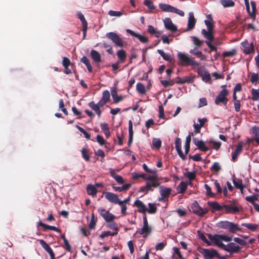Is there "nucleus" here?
Returning <instances> with one entry per match:
<instances>
[{"mask_svg":"<svg viewBox=\"0 0 259 259\" xmlns=\"http://www.w3.org/2000/svg\"><path fill=\"white\" fill-rule=\"evenodd\" d=\"M218 226L225 229H228L232 233H235L241 230L237 224L228 221H221L218 223Z\"/></svg>","mask_w":259,"mask_h":259,"instance_id":"nucleus-5","label":"nucleus"},{"mask_svg":"<svg viewBox=\"0 0 259 259\" xmlns=\"http://www.w3.org/2000/svg\"><path fill=\"white\" fill-rule=\"evenodd\" d=\"M198 121L199 123H196L194 122L193 124L194 132L196 134L200 133L201 128L204 126L205 122L207 121V119L206 118H198Z\"/></svg>","mask_w":259,"mask_h":259,"instance_id":"nucleus-19","label":"nucleus"},{"mask_svg":"<svg viewBox=\"0 0 259 259\" xmlns=\"http://www.w3.org/2000/svg\"><path fill=\"white\" fill-rule=\"evenodd\" d=\"M126 32L127 33H129L130 35H132L133 36H134V37L138 38V39L142 43L147 44L149 42V39H148V38L144 35H142V34L137 33L130 29H126Z\"/></svg>","mask_w":259,"mask_h":259,"instance_id":"nucleus-14","label":"nucleus"},{"mask_svg":"<svg viewBox=\"0 0 259 259\" xmlns=\"http://www.w3.org/2000/svg\"><path fill=\"white\" fill-rule=\"evenodd\" d=\"M160 83L163 87H167L169 86L172 85L174 84V80H162L160 81Z\"/></svg>","mask_w":259,"mask_h":259,"instance_id":"nucleus-61","label":"nucleus"},{"mask_svg":"<svg viewBox=\"0 0 259 259\" xmlns=\"http://www.w3.org/2000/svg\"><path fill=\"white\" fill-rule=\"evenodd\" d=\"M178 57L183 65H190L193 67H198L199 65V63L195 61L193 58L189 57L187 55L179 52L178 53Z\"/></svg>","mask_w":259,"mask_h":259,"instance_id":"nucleus-4","label":"nucleus"},{"mask_svg":"<svg viewBox=\"0 0 259 259\" xmlns=\"http://www.w3.org/2000/svg\"><path fill=\"white\" fill-rule=\"evenodd\" d=\"M187 189V184L184 182H181L178 186V190L180 193H184Z\"/></svg>","mask_w":259,"mask_h":259,"instance_id":"nucleus-57","label":"nucleus"},{"mask_svg":"<svg viewBox=\"0 0 259 259\" xmlns=\"http://www.w3.org/2000/svg\"><path fill=\"white\" fill-rule=\"evenodd\" d=\"M196 21L194 18L193 13L192 12H190L189 13L188 29L192 30L195 26Z\"/></svg>","mask_w":259,"mask_h":259,"instance_id":"nucleus-27","label":"nucleus"},{"mask_svg":"<svg viewBox=\"0 0 259 259\" xmlns=\"http://www.w3.org/2000/svg\"><path fill=\"white\" fill-rule=\"evenodd\" d=\"M200 252L203 255L205 259H211L217 254V252L213 249L202 248Z\"/></svg>","mask_w":259,"mask_h":259,"instance_id":"nucleus-15","label":"nucleus"},{"mask_svg":"<svg viewBox=\"0 0 259 259\" xmlns=\"http://www.w3.org/2000/svg\"><path fill=\"white\" fill-rule=\"evenodd\" d=\"M109 172L111 176L116 181V182L119 184H123L124 183V181L123 178L117 175L115 173V170L112 168H109Z\"/></svg>","mask_w":259,"mask_h":259,"instance_id":"nucleus-23","label":"nucleus"},{"mask_svg":"<svg viewBox=\"0 0 259 259\" xmlns=\"http://www.w3.org/2000/svg\"><path fill=\"white\" fill-rule=\"evenodd\" d=\"M96 224V221L95 219L94 214L93 213L91 214V219L89 223V228L90 229L92 230L94 229L95 227Z\"/></svg>","mask_w":259,"mask_h":259,"instance_id":"nucleus-58","label":"nucleus"},{"mask_svg":"<svg viewBox=\"0 0 259 259\" xmlns=\"http://www.w3.org/2000/svg\"><path fill=\"white\" fill-rule=\"evenodd\" d=\"M233 183L235 187L240 189V190H242V189H243L244 186L242 184V180L234 179L233 180Z\"/></svg>","mask_w":259,"mask_h":259,"instance_id":"nucleus-41","label":"nucleus"},{"mask_svg":"<svg viewBox=\"0 0 259 259\" xmlns=\"http://www.w3.org/2000/svg\"><path fill=\"white\" fill-rule=\"evenodd\" d=\"M207 204L214 210H221L223 209V205H220L215 201H208Z\"/></svg>","mask_w":259,"mask_h":259,"instance_id":"nucleus-36","label":"nucleus"},{"mask_svg":"<svg viewBox=\"0 0 259 259\" xmlns=\"http://www.w3.org/2000/svg\"><path fill=\"white\" fill-rule=\"evenodd\" d=\"M39 243L43 248L49 254L51 258H54V254L53 251L49 245L42 239L39 240Z\"/></svg>","mask_w":259,"mask_h":259,"instance_id":"nucleus-24","label":"nucleus"},{"mask_svg":"<svg viewBox=\"0 0 259 259\" xmlns=\"http://www.w3.org/2000/svg\"><path fill=\"white\" fill-rule=\"evenodd\" d=\"M197 72L198 74L201 77V78L203 81L207 82L210 80V75L208 72L203 66L199 67L197 70Z\"/></svg>","mask_w":259,"mask_h":259,"instance_id":"nucleus-11","label":"nucleus"},{"mask_svg":"<svg viewBox=\"0 0 259 259\" xmlns=\"http://www.w3.org/2000/svg\"><path fill=\"white\" fill-rule=\"evenodd\" d=\"M128 132H129V139H128V144H131L133 141V124L131 120L129 121V126H128Z\"/></svg>","mask_w":259,"mask_h":259,"instance_id":"nucleus-48","label":"nucleus"},{"mask_svg":"<svg viewBox=\"0 0 259 259\" xmlns=\"http://www.w3.org/2000/svg\"><path fill=\"white\" fill-rule=\"evenodd\" d=\"M190 53L198 57H201L202 53L201 51H199L196 48H194L190 51Z\"/></svg>","mask_w":259,"mask_h":259,"instance_id":"nucleus-59","label":"nucleus"},{"mask_svg":"<svg viewBox=\"0 0 259 259\" xmlns=\"http://www.w3.org/2000/svg\"><path fill=\"white\" fill-rule=\"evenodd\" d=\"M191 209L193 213L200 217L203 216L208 211L206 208H203L201 207L197 201H194L192 203Z\"/></svg>","mask_w":259,"mask_h":259,"instance_id":"nucleus-9","label":"nucleus"},{"mask_svg":"<svg viewBox=\"0 0 259 259\" xmlns=\"http://www.w3.org/2000/svg\"><path fill=\"white\" fill-rule=\"evenodd\" d=\"M191 38L192 39L193 44L196 46L200 47L202 45L203 42V40H200L198 37L196 36H192Z\"/></svg>","mask_w":259,"mask_h":259,"instance_id":"nucleus-60","label":"nucleus"},{"mask_svg":"<svg viewBox=\"0 0 259 259\" xmlns=\"http://www.w3.org/2000/svg\"><path fill=\"white\" fill-rule=\"evenodd\" d=\"M164 27L168 30L175 32L177 30V27L172 22L169 18H165L163 20Z\"/></svg>","mask_w":259,"mask_h":259,"instance_id":"nucleus-13","label":"nucleus"},{"mask_svg":"<svg viewBox=\"0 0 259 259\" xmlns=\"http://www.w3.org/2000/svg\"><path fill=\"white\" fill-rule=\"evenodd\" d=\"M131 187V184H125L121 187L112 186V188L115 191L121 192L127 190Z\"/></svg>","mask_w":259,"mask_h":259,"instance_id":"nucleus-37","label":"nucleus"},{"mask_svg":"<svg viewBox=\"0 0 259 259\" xmlns=\"http://www.w3.org/2000/svg\"><path fill=\"white\" fill-rule=\"evenodd\" d=\"M136 89L137 91L141 94L144 95L146 93L145 86L142 83H137L136 85Z\"/></svg>","mask_w":259,"mask_h":259,"instance_id":"nucleus-45","label":"nucleus"},{"mask_svg":"<svg viewBox=\"0 0 259 259\" xmlns=\"http://www.w3.org/2000/svg\"><path fill=\"white\" fill-rule=\"evenodd\" d=\"M185 175L190 181H192L195 178L196 173L195 171H188Z\"/></svg>","mask_w":259,"mask_h":259,"instance_id":"nucleus-64","label":"nucleus"},{"mask_svg":"<svg viewBox=\"0 0 259 259\" xmlns=\"http://www.w3.org/2000/svg\"><path fill=\"white\" fill-rule=\"evenodd\" d=\"M81 61L83 64H84L85 65V66H87V67L88 68V71L90 72H92V70H93L92 66L91 65L89 59L87 58V57H86L85 56H83L81 58Z\"/></svg>","mask_w":259,"mask_h":259,"instance_id":"nucleus-42","label":"nucleus"},{"mask_svg":"<svg viewBox=\"0 0 259 259\" xmlns=\"http://www.w3.org/2000/svg\"><path fill=\"white\" fill-rule=\"evenodd\" d=\"M134 205L137 208L138 211L140 212L145 214L147 211L146 205L139 199H137L135 201Z\"/></svg>","mask_w":259,"mask_h":259,"instance_id":"nucleus-22","label":"nucleus"},{"mask_svg":"<svg viewBox=\"0 0 259 259\" xmlns=\"http://www.w3.org/2000/svg\"><path fill=\"white\" fill-rule=\"evenodd\" d=\"M193 141L194 144L201 151L206 152L209 150V148L205 145L203 141L199 140L196 138H193Z\"/></svg>","mask_w":259,"mask_h":259,"instance_id":"nucleus-17","label":"nucleus"},{"mask_svg":"<svg viewBox=\"0 0 259 259\" xmlns=\"http://www.w3.org/2000/svg\"><path fill=\"white\" fill-rule=\"evenodd\" d=\"M106 199L111 203L117 204L119 202V199L117 194L112 192H104Z\"/></svg>","mask_w":259,"mask_h":259,"instance_id":"nucleus-16","label":"nucleus"},{"mask_svg":"<svg viewBox=\"0 0 259 259\" xmlns=\"http://www.w3.org/2000/svg\"><path fill=\"white\" fill-rule=\"evenodd\" d=\"M250 5L251 7V10L250 9L249 4H246V9L248 13V14L251 16L253 17L255 15V11H256V5L254 2L251 1L250 2Z\"/></svg>","mask_w":259,"mask_h":259,"instance_id":"nucleus-28","label":"nucleus"},{"mask_svg":"<svg viewBox=\"0 0 259 259\" xmlns=\"http://www.w3.org/2000/svg\"><path fill=\"white\" fill-rule=\"evenodd\" d=\"M111 95L113 100V102L115 103H117L121 101L125 98V96L118 95L116 91L115 90L111 91Z\"/></svg>","mask_w":259,"mask_h":259,"instance_id":"nucleus-32","label":"nucleus"},{"mask_svg":"<svg viewBox=\"0 0 259 259\" xmlns=\"http://www.w3.org/2000/svg\"><path fill=\"white\" fill-rule=\"evenodd\" d=\"M207 19L204 21V23L207 27V30H213L214 22L210 14L206 16Z\"/></svg>","mask_w":259,"mask_h":259,"instance_id":"nucleus-29","label":"nucleus"},{"mask_svg":"<svg viewBox=\"0 0 259 259\" xmlns=\"http://www.w3.org/2000/svg\"><path fill=\"white\" fill-rule=\"evenodd\" d=\"M99 214L103 217L104 220L107 222H110L113 221L115 216L110 212L108 210H106L105 208L100 207L98 209Z\"/></svg>","mask_w":259,"mask_h":259,"instance_id":"nucleus-8","label":"nucleus"},{"mask_svg":"<svg viewBox=\"0 0 259 259\" xmlns=\"http://www.w3.org/2000/svg\"><path fill=\"white\" fill-rule=\"evenodd\" d=\"M251 134L254 140L259 144V127L253 126L251 128Z\"/></svg>","mask_w":259,"mask_h":259,"instance_id":"nucleus-34","label":"nucleus"},{"mask_svg":"<svg viewBox=\"0 0 259 259\" xmlns=\"http://www.w3.org/2000/svg\"><path fill=\"white\" fill-rule=\"evenodd\" d=\"M243 144L241 142H239L237 146L235 151L232 153V159L235 161L242 150Z\"/></svg>","mask_w":259,"mask_h":259,"instance_id":"nucleus-26","label":"nucleus"},{"mask_svg":"<svg viewBox=\"0 0 259 259\" xmlns=\"http://www.w3.org/2000/svg\"><path fill=\"white\" fill-rule=\"evenodd\" d=\"M243 47V52L246 54H250L254 52L253 46L252 44H249L247 40H245L241 43Z\"/></svg>","mask_w":259,"mask_h":259,"instance_id":"nucleus-20","label":"nucleus"},{"mask_svg":"<svg viewBox=\"0 0 259 259\" xmlns=\"http://www.w3.org/2000/svg\"><path fill=\"white\" fill-rule=\"evenodd\" d=\"M144 4L151 11H153L155 9V7L153 5V2L150 0H145Z\"/></svg>","mask_w":259,"mask_h":259,"instance_id":"nucleus-53","label":"nucleus"},{"mask_svg":"<svg viewBox=\"0 0 259 259\" xmlns=\"http://www.w3.org/2000/svg\"><path fill=\"white\" fill-rule=\"evenodd\" d=\"M197 233L199 236V237L205 243H206L208 245H212V243H211L210 241H209L204 235L200 231H197Z\"/></svg>","mask_w":259,"mask_h":259,"instance_id":"nucleus-52","label":"nucleus"},{"mask_svg":"<svg viewBox=\"0 0 259 259\" xmlns=\"http://www.w3.org/2000/svg\"><path fill=\"white\" fill-rule=\"evenodd\" d=\"M157 52L164 60L169 61V62L171 61L172 58L170 55L164 53V51H163L161 50H158Z\"/></svg>","mask_w":259,"mask_h":259,"instance_id":"nucleus-44","label":"nucleus"},{"mask_svg":"<svg viewBox=\"0 0 259 259\" xmlns=\"http://www.w3.org/2000/svg\"><path fill=\"white\" fill-rule=\"evenodd\" d=\"M251 94L252 96V100L257 101L259 99V89H252L251 90Z\"/></svg>","mask_w":259,"mask_h":259,"instance_id":"nucleus-54","label":"nucleus"},{"mask_svg":"<svg viewBox=\"0 0 259 259\" xmlns=\"http://www.w3.org/2000/svg\"><path fill=\"white\" fill-rule=\"evenodd\" d=\"M208 237L210 240L211 243H213L222 249H224V246L225 245L223 244V241L228 242L232 240V237L226 235L208 234Z\"/></svg>","mask_w":259,"mask_h":259,"instance_id":"nucleus-3","label":"nucleus"},{"mask_svg":"<svg viewBox=\"0 0 259 259\" xmlns=\"http://www.w3.org/2000/svg\"><path fill=\"white\" fill-rule=\"evenodd\" d=\"M159 7L161 10L166 12H172V9L174 8V7L169 5L162 3H160L159 4Z\"/></svg>","mask_w":259,"mask_h":259,"instance_id":"nucleus-35","label":"nucleus"},{"mask_svg":"<svg viewBox=\"0 0 259 259\" xmlns=\"http://www.w3.org/2000/svg\"><path fill=\"white\" fill-rule=\"evenodd\" d=\"M39 243L43 248L49 254L51 258H54V254L53 251L49 245L42 239L39 240Z\"/></svg>","mask_w":259,"mask_h":259,"instance_id":"nucleus-25","label":"nucleus"},{"mask_svg":"<svg viewBox=\"0 0 259 259\" xmlns=\"http://www.w3.org/2000/svg\"><path fill=\"white\" fill-rule=\"evenodd\" d=\"M220 3L225 8L232 7L234 6V3L232 0H220Z\"/></svg>","mask_w":259,"mask_h":259,"instance_id":"nucleus-46","label":"nucleus"},{"mask_svg":"<svg viewBox=\"0 0 259 259\" xmlns=\"http://www.w3.org/2000/svg\"><path fill=\"white\" fill-rule=\"evenodd\" d=\"M242 225L251 231H255L257 228V225L250 223H243Z\"/></svg>","mask_w":259,"mask_h":259,"instance_id":"nucleus-55","label":"nucleus"},{"mask_svg":"<svg viewBox=\"0 0 259 259\" xmlns=\"http://www.w3.org/2000/svg\"><path fill=\"white\" fill-rule=\"evenodd\" d=\"M87 193L90 195L95 196L97 192L96 186L93 185H89L87 188Z\"/></svg>","mask_w":259,"mask_h":259,"instance_id":"nucleus-38","label":"nucleus"},{"mask_svg":"<svg viewBox=\"0 0 259 259\" xmlns=\"http://www.w3.org/2000/svg\"><path fill=\"white\" fill-rule=\"evenodd\" d=\"M237 54V50L236 49H232L228 51L223 53V56L224 57L230 58L235 56Z\"/></svg>","mask_w":259,"mask_h":259,"instance_id":"nucleus-39","label":"nucleus"},{"mask_svg":"<svg viewBox=\"0 0 259 259\" xmlns=\"http://www.w3.org/2000/svg\"><path fill=\"white\" fill-rule=\"evenodd\" d=\"M201 33L208 41H212L214 38L213 30H205L203 29L201 30Z\"/></svg>","mask_w":259,"mask_h":259,"instance_id":"nucleus-21","label":"nucleus"},{"mask_svg":"<svg viewBox=\"0 0 259 259\" xmlns=\"http://www.w3.org/2000/svg\"><path fill=\"white\" fill-rule=\"evenodd\" d=\"M228 94V90L226 89H223L218 97L215 98V103L217 105L221 103L226 105L228 102V99L226 98Z\"/></svg>","mask_w":259,"mask_h":259,"instance_id":"nucleus-10","label":"nucleus"},{"mask_svg":"<svg viewBox=\"0 0 259 259\" xmlns=\"http://www.w3.org/2000/svg\"><path fill=\"white\" fill-rule=\"evenodd\" d=\"M247 201L251 202L252 205L256 203L254 201L258 200V197L256 195H252L251 196H247L245 198Z\"/></svg>","mask_w":259,"mask_h":259,"instance_id":"nucleus-56","label":"nucleus"},{"mask_svg":"<svg viewBox=\"0 0 259 259\" xmlns=\"http://www.w3.org/2000/svg\"><path fill=\"white\" fill-rule=\"evenodd\" d=\"M224 250L230 253H237L240 252V247L234 242H231L224 246Z\"/></svg>","mask_w":259,"mask_h":259,"instance_id":"nucleus-12","label":"nucleus"},{"mask_svg":"<svg viewBox=\"0 0 259 259\" xmlns=\"http://www.w3.org/2000/svg\"><path fill=\"white\" fill-rule=\"evenodd\" d=\"M117 56L119 59L118 62L123 63L126 58V52L123 49L120 50L117 52Z\"/></svg>","mask_w":259,"mask_h":259,"instance_id":"nucleus-31","label":"nucleus"},{"mask_svg":"<svg viewBox=\"0 0 259 259\" xmlns=\"http://www.w3.org/2000/svg\"><path fill=\"white\" fill-rule=\"evenodd\" d=\"M106 37L110 39L116 46L122 47L124 45V41L119 35L115 32H110L106 34Z\"/></svg>","mask_w":259,"mask_h":259,"instance_id":"nucleus-6","label":"nucleus"},{"mask_svg":"<svg viewBox=\"0 0 259 259\" xmlns=\"http://www.w3.org/2000/svg\"><path fill=\"white\" fill-rule=\"evenodd\" d=\"M110 94L109 91L108 90L104 91L102 93V96L101 99L106 103H108L110 101Z\"/></svg>","mask_w":259,"mask_h":259,"instance_id":"nucleus-49","label":"nucleus"},{"mask_svg":"<svg viewBox=\"0 0 259 259\" xmlns=\"http://www.w3.org/2000/svg\"><path fill=\"white\" fill-rule=\"evenodd\" d=\"M191 135L189 134L186 137V142H185V152L186 153H188L189 149H190V144L191 142Z\"/></svg>","mask_w":259,"mask_h":259,"instance_id":"nucleus-51","label":"nucleus"},{"mask_svg":"<svg viewBox=\"0 0 259 259\" xmlns=\"http://www.w3.org/2000/svg\"><path fill=\"white\" fill-rule=\"evenodd\" d=\"M152 228L148 224L146 215L143 217V223L141 228L138 229L134 234V237H138V235L142 236L143 238H146L150 236L152 233Z\"/></svg>","mask_w":259,"mask_h":259,"instance_id":"nucleus-2","label":"nucleus"},{"mask_svg":"<svg viewBox=\"0 0 259 259\" xmlns=\"http://www.w3.org/2000/svg\"><path fill=\"white\" fill-rule=\"evenodd\" d=\"M132 176L134 180L141 178L146 181L145 186H142L139 188V192L147 194L150 191H153L155 188L159 187L160 185L157 175L151 176L147 175L144 173L139 174L134 172L132 174Z\"/></svg>","mask_w":259,"mask_h":259,"instance_id":"nucleus-1","label":"nucleus"},{"mask_svg":"<svg viewBox=\"0 0 259 259\" xmlns=\"http://www.w3.org/2000/svg\"><path fill=\"white\" fill-rule=\"evenodd\" d=\"M221 169V167L220 165V163L218 162H214L210 167L211 170L216 172L220 171Z\"/></svg>","mask_w":259,"mask_h":259,"instance_id":"nucleus-62","label":"nucleus"},{"mask_svg":"<svg viewBox=\"0 0 259 259\" xmlns=\"http://www.w3.org/2000/svg\"><path fill=\"white\" fill-rule=\"evenodd\" d=\"M100 126L102 130L104 132L106 137L107 138H109L110 136V132L108 124L106 123H101Z\"/></svg>","mask_w":259,"mask_h":259,"instance_id":"nucleus-40","label":"nucleus"},{"mask_svg":"<svg viewBox=\"0 0 259 259\" xmlns=\"http://www.w3.org/2000/svg\"><path fill=\"white\" fill-rule=\"evenodd\" d=\"M157 211V207L155 203H148V208L147 209V211L148 213L153 214L155 213Z\"/></svg>","mask_w":259,"mask_h":259,"instance_id":"nucleus-47","label":"nucleus"},{"mask_svg":"<svg viewBox=\"0 0 259 259\" xmlns=\"http://www.w3.org/2000/svg\"><path fill=\"white\" fill-rule=\"evenodd\" d=\"M91 56L94 62L99 63L101 61L100 54L97 51L92 50L91 51Z\"/></svg>","mask_w":259,"mask_h":259,"instance_id":"nucleus-30","label":"nucleus"},{"mask_svg":"<svg viewBox=\"0 0 259 259\" xmlns=\"http://www.w3.org/2000/svg\"><path fill=\"white\" fill-rule=\"evenodd\" d=\"M89 106L96 112L99 117L101 116V111L100 110V107L97 104H95L94 102L92 101L89 103Z\"/></svg>","mask_w":259,"mask_h":259,"instance_id":"nucleus-33","label":"nucleus"},{"mask_svg":"<svg viewBox=\"0 0 259 259\" xmlns=\"http://www.w3.org/2000/svg\"><path fill=\"white\" fill-rule=\"evenodd\" d=\"M224 209L227 213H236L240 210V208L236 204L223 205Z\"/></svg>","mask_w":259,"mask_h":259,"instance_id":"nucleus-18","label":"nucleus"},{"mask_svg":"<svg viewBox=\"0 0 259 259\" xmlns=\"http://www.w3.org/2000/svg\"><path fill=\"white\" fill-rule=\"evenodd\" d=\"M117 234V231H115L113 232H111L110 231H103L101 234L100 237L101 238H104L109 236H114Z\"/></svg>","mask_w":259,"mask_h":259,"instance_id":"nucleus-50","label":"nucleus"},{"mask_svg":"<svg viewBox=\"0 0 259 259\" xmlns=\"http://www.w3.org/2000/svg\"><path fill=\"white\" fill-rule=\"evenodd\" d=\"M171 191L172 189L171 188L162 186H159L160 197L158 199L159 201H164L171 194Z\"/></svg>","mask_w":259,"mask_h":259,"instance_id":"nucleus-7","label":"nucleus"},{"mask_svg":"<svg viewBox=\"0 0 259 259\" xmlns=\"http://www.w3.org/2000/svg\"><path fill=\"white\" fill-rule=\"evenodd\" d=\"M148 31L151 34H154L156 37H159L160 35V33L152 25H148Z\"/></svg>","mask_w":259,"mask_h":259,"instance_id":"nucleus-43","label":"nucleus"},{"mask_svg":"<svg viewBox=\"0 0 259 259\" xmlns=\"http://www.w3.org/2000/svg\"><path fill=\"white\" fill-rule=\"evenodd\" d=\"M81 154L83 158L86 160L89 161L90 160V155L89 154V151L87 149L82 148L81 150Z\"/></svg>","mask_w":259,"mask_h":259,"instance_id":"nucleus-63","label":"nucleus"}]
</instances>
